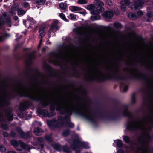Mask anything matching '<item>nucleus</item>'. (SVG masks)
I'll return each instance as SVG.
<instances>
[{
	"mask_svg": "<svg viewBox=\"0 0 153 153\" xmlns=\"http://www.w3.org/2000/svg\"><path fill=\"white\" fill-rule=\"evenodd\" d=\"M146 124L145 122L140 120L129 122L126 125V127L127 129L131 131L137 129L143 130V136L146 141H148L149 138V128Z\"/></svg>",
	"mask_w": 153,
	"mask_h": 153,
	"instance_id": "1",
	"label": "nucleus"
},
{
	"mask_svg": "<svg viewBox=\"0 0 153 153\" xmlns=\"http://www.w3.org/2000/svg\"><path fill=\"white\" fill-rule=\"evenodd\" d=\"M71 148L73 149H75L76 148L79 147H82L85 149L89 148V147L87 143L80 142L77 141L72 142L70 143Z\"/></svg>",
	"mask_w": 153,
	"mask_h": 153,
	"instance_id": "2",
	"label": "nucleus"
},
{
	"mask_svg": "<svg viewBox=\"0 0 153 153\" xmlns=\"http://www.w3.org/2000/svg\"><path fill=\"white\" fill-rule=\"evenodd\" d=\"M18 91L29 97H34L35 96V93L34 92L30 90L20 88Z\"/></svg>",
	"mask_w": 153,
	"mask_h": 153,
	"instance_id": "3",
	"label": "nucleus"
},
{
	"mask_svg": "<svg viewBox=\"0 0 153 153\" xmlns=\"http://www.w3.org/2000/svg\"><path fill=\"white\" fill-rule=\"evenodd\" d=\"M58 22V21L56 20L54 21L51 24V26L50 27V30L49 31V34L51 33L53 30H56L59 28L57 26Z\"/></svg>",
	"mask_w": 153,
	"mask_h": 153,
	"instance_id": "4",
	"label": "nucleus"
},
{
	"mask_svg": "<svg viewBox=\"0 0 153 153\" xmlns=\"http://www.w3.org/2000/svg\"><path fill=\"white\" fill-rule=\"evenodd\" d=\"M130 3L129 0H124L121 2V9L122 11H125L126 10L125 6L128 5Z\"/></svg>",
	"mask_w": 153,
	"mask_h": 153,
	"instance_id": "5",
	"label": "nucleus"
},
{
	"mask_svg": "<svg viewBox=\"0 0 153 153\" xmlns=\"http://www.w3.org/2000/svg\"><path fill=\"white\" fill-rule=\"evenodd\" d=\"M97 4L98 6L97 8V14H98L104 10L103 8L102 7L104 5V4L102 2L98 1Z\"/></svg>",
	"mask_w": 153,
	"mask_h": 153,
	"instance_id": "6",
	"label": "nucleus"
},
{
	"mask_svg": "<svg viewBox=\"0 0 153 153\" xmlns=\"http://www.w3.org/2000/svg\"><path fill=\"white\" fill-rule=\"evenodd\" d=\"M74 106L71 103L68 104L65 107V108L68 113L74 109Z\"/></svg>",
	"mask_w": 153,
	"mask_h": 153,
	"instance_id": "7",
	"label": "nucleus"
},
{
	"mask_svg": "<svg viewBox=\"0 0 153 153\" xmlns=\"http://www.w3.org/2000/svg\"><path fill=\"white\" fill-rule=\"evenodd\" d=\"M95 8V5L94 4H90L88 6H87V9L88 10L92 11V12H91V13L92 14H97V12H96V13H95L94 10V9Z\"/></svg>",
	"mask_w": 153,
	"mask_h": 153,
	"instance_id": "8",
	"label": "nucleus"
},
{
	"mask_svg": "<svg viewBox=\"0 0 153 153\" xmlns=\"http://www.w3.org/2000/svg\"><path fill=\"white\" fill-rule=\"evenodd\" d=\"M45 27H42L40 28L39 30V36L41 38L44 36L45 35Z\"/></svg>",
	"mask_w": 153,
	"mask_h": 153,
	"instance_id": "9",
	"label": "nucleus"
},
{
	"mask_svg": "<svg viewBox=\"0 0 153 153\" xmlns=\"http://www.w3.org/2000/svg\"><path fill=\"white\" fill-rule=\"evenodd\" d=\"M69 9L72 12H75L81 10L82 8L77 6H71L69 7Z\"/></svg>",
	"mask_w": 153,
	"mask_h": 153,
	"instance_id": "10",
	"label": "nucleus"
},
{
	"mask_svg": "<svg viewBox=\"0 0 153 153\" xmlns=\"http://www.w3.org/2000/svg\"><path fill=\"white\" fill-rule=\"evenodd\" d=\"M42 130L38 128H34V133L36 135H40L42 134Z\"/></svg>",
	"mask_w": 153,
	"mask_h": 153,
	"instance_id": "11",
	"label": "nucleus"
},
{
	"mask_svg": "<svg viewBox=\"0 0 153 153\" xmlns=\"http://www.w3.org/2000/svg\"><path fill=\"white\" fill-rule=\"evenodd\" d=\"M104 16L105 18H111L113 17V14L108 11H107L103 13Z\"/></svg>",
	"mask_w": 153,
	"mask_h": 153,
	"instance_id": "12",
	"label": "nucleus"
},
{
	"mask_svg": "<svg viewBox=\"0 0 153 153\" xmlns=\"http://www.w3.org/2000/svg\"><path fill=\"white\" fill-rule=\"evenodd\" d=\"M56 123V120H53L51 121H47V124L50 127H51L52 126H54Z\"/></svg>",
	"mask_w": 153,
	"mask_h": 153,
	"instance_id": "13",
	"label": "nucleus"
},
{
	"mask_svg": "<svg viewBox=\"0 0 153 153\" xmlns=\"http://www.w3.org/2000/svg\"><path fill=\"white\" fill-rule=\"evenodd\" d=\"M128 17L133 20H135L136 19V16L133 13H130L128 15Z\"/></svg>",
	"mask_w": 153,
	"mask_h": 153,
	"instance_id": "14",
	"label": "nucleus"
},
{
	"mask_svg": "<svg viewBox=\"0 0 153 153\" xmlns=\"http://www.w3.org/2000/svg\"><path fill=\"white\" fill-rule=\"evenodd\" d=\"M25 12L23 10L20 9L18 10V15L19 16H22L25 13Z\"/></svg>",
	"mask_w": 153,
	"mask_h": 153,
	"instance_id": "15",
	"label": "nucleus"
},
{
	"mask_svg": "<svg viewBox=\"0 0 153 153\" xmlns=\"http://www.w3.org/2000/svg\"><path fill=\"white\" fill-rule=\"evenodd\" d=\"M46 1V0H36V2L38 4H43L45 3Z\"/></svg>",
	"mask_w": 153,
	"mask_h": 153,
	"instance_id": "16",
	"label": "nucleus"
},
{
	"mask_svg": "<svg viewBox=\"0 0 153 153\" xmlns=\"http://www.w3.org/2000/svg\"><path fill=\"white\" fill-rule=\"evenodd\" d=\"M59 7L60 8L62 9L65 10L66 9V5L65 4L63 3H61L59 4Z\"/></svg>",
	"mask_w": 153,
	"mask_h": 153,
	"instance_id": "17",
	"label": "nucleus"
},
{
	"mask_svg": "<svg viewBox=\"0 0 153 153\" xmlns=\"http://www.w3.org/2000/svg\"><path fill=\"white\" fill-rule=\"evenodd\" d=\"M115 141L117 144V146L118 147H121L122 146V143L121 141L120 140H117Z\"/></svg>",
	"mask_w": 153,
	"mask_h": 153,
	"instance_id": "18",
	"label": "nucleus"
},
{
	"mask_svg": "<svg viewBox=\"0 0 153 153\" xmlns=\"http://www.w3.org/2000/svg\"><path fill=\"white\" fill-rule=\"evenodd\" d=\"M77 2L80 4H86L87 2L85 0H78Z\"/></svg>",
	"mask_w": 153,
	"mask_h": 153,
	"instance_id": "19",
	"label": "nucleus"
},
{
	"mask_svg": "<svg viewBox=\"0 0 153 153\" xmlns=\"http://www.w3.org/2000/svg\"><path fill=\"white\" fill-rule=\"evenodd\" d=\"M11 143L14 146H17L18 144L17 141L15 140H12L11 141Z\"/></svg>",
	"mask_w": 153,
	"mask_h": 153,
	"instance_id": "20",
	"label": "nucleus"
},
{
	"mask_svg": "<svg viewBox=\"0 0 153 153\" xmlns=\"http://www.w3.org/2000/svg\"><path fill=\"white\" fill-rule=\"evenodd\" d=\"M59 16L62 19L66 21V19L65 17V16L62 13L59 14Z\"/></svg>",
	"mask_w": 153,
	"mask_h": 153,
	"instance_id": "21",
	"label": "nucleus"
},
{
	"mask_svg": "<svg viewBox=\"0 0 153 153\" xmlns=\"http://www.w3.org/2000/svg\"><path fill=\"white\" fill-rule=\"evenodd\" d=\"M28 22H30L29 23L31 25H32L36 23V22L33 18L30 19L29 20H28Z\"/></svg>",
	"mask_w": 153,
	"mask_h": 153,
	"instance_id": "22",
	"label": "nucleus"
},
{
	"mask_svg": "<svg viewBox=\"0 0 153 153\" xmlns=\"http://www.w3.org/2000/svg\"><path fill=\"white\" fill-rule=\"evenodd\" d=\"M114 26L115 27L117 28H121L122 27V25L121 24L119 23H115L114 24Z\"/></svg>",
	"mask_w": 153,
	"mask_h": 153,
	"instance_id": "23",
	"label": "nucleus"
},
{
	"mask_svg": "<svg viewBox=\"0 0 153 153\" xmlns=\"http://www.w3.org/2000/svg\"><path fill=\"white\" fill-rule=\"evenodd\" d=\"M70 19L72 20H75L76 19V17L75 15L71 14L70 15Z\"/></svg>",
	"mask_w": 153,
	"mask_h": 153,
	"instance_id": "24",
	"label": "nucleus"
},
{
	"mask_svg": "<svg viewBox=\"0 0 153 153\" xmlns=\"http://www.w3.org/2000/svg\"><path fill=\"white\" fill-rule=\"evenodd\" d=\"M123 138L125 142L127 143L129 142V137H128L124 136Z\"/></svg>",
	"mask_w": 153,
	"mask_h": 153,
	"instance_id": "25",
	"label": "nucleus"
},
{
	"mask_svg": "<svg viewBox=\"0 0 153 153\" xmlns=\"http://www.w3.org/2000/svg\"><path fill=\"white\" fill-rule=\"evenodd\" d=\"M6 151L5 148L2 146L0 145V151L4 152Z\"/></svg>",
	"mask_w": 153,
	"mask_h": 153,
	"instance_id": "26",
	"label": "nucleus"
},
{
	"mask_svg": "<svg viewBox=\"0 0 153 153\" xmlns=\"http://www.w3.org/2000/svg\"><path fill=\"white\" fill-rule=\"evenodd\" d=\"M69 134V131L68 130L64 131L62 134L64 136H68Z\"/></svg>",
	"mask_w": 153,
	"mask_h": 153,
	"instance_id": "27",
	"label": "nucleus"
},
{
	"mask_svg": "<svg viewBox=\"0 0 153 153\" xmlns=\"http://www.w3.org/2000/svg\"><path fill=\"white\" fill-rule=\"evenodd\" d=\"M46 139L48 142H51L52 141V139L51 137L49 136H46L45 137Z\"/></svg>",
	"mask_w": 153,
	"mask_h": 153,
	"instance_id": "28",
	"label": "nucleus"
},
{
	"mask_svg": "<svg viewBox=\"0 0 153 153\" xmlns=\"http://www.w3.org/2000/svg\"><path fill=\"white\" fill-rule=\"evenodd\" d=\"M23 6L24 8H26L29 7V4L27 2H25L23 3Z\"/></svg>",
	"mask_w": 153,
	"mask_h": 153,
	"instance_id": "29",
	"label": "nucleus"
},
{
	"mask_svg": "<svg viewBox=\"0 0 153 153\" xmlns=\"http://www.w3.org/2000/svg\"><path fill=\"white\" fill-rule=\"evenodd\" d=\"M137 16L138 17H139V16H142L143 14V13L141 11H139L137 12Z\"/></svg>",
	"mask_w": 153,
	"mask_h": 153,
	"instance_id": "30",
	"label": "nucleus"
},
{
	"mask_svg": "<svg viewBox=\"0 0 153 153\" xmlns=\"http://www.w3.org/2000/svg\"><path fill=\"white\" fill-rule=\"evenodd\" d=\"M147 16L148 17L151 18L152 17L153 15L152 13L151 12H150L147 13Z\"/></svg>",
	"mask_w": 153,
	"mask_h": 153,
	"instance_id": "31",
	"label": "nucleus"
},
{
	"mask_svg": "<svg viewBox=\"0 0 153 153\" xmlns=\"http://www.w3.org/2000/svg\"><path fill=\"white\" fill-rule=\"evenodd\" d=\"M12 10H16L18 8L17 6H16L15 5H14L12 6Z\"/></svg>",
	"mask_w": 153,
	"mask_h": 153,
	"instance_id": "32",
	"label": "nucleus"
},
{
	"mask_svg": "<svg viewBox=\"0 0 153 153\" xmlns=\"http://www.w3.org/2000/svg\"><path fill=\"white\" fill-rule=\"evenodd\" d=\"M93 17H94V20H98L100 19V17L99 16H94Z\"/></svg>",
	"mask_w": 153,
	"mask_h": 153,
	"instance_id": "33",
	"label": "nucleus"
},
{
	"mask_svg": "<svg viewBox=\"0 0 153 153\" xmlns=\"http://www.w3.org/2000/svg\"><path fill=\"white\" fill-rule=\"evenodd\" d=\"M18 131L19 133L21 135L23 133V131L20 129H18Z\"/></svg>",
	"mask_w": 153,
	"mask_h": 153,
	"instance_id": "34",
	"label": "nucleus"
},
{
	"mask_svg": "<svg viewBox=\"0 0 153 153\" xmlns=\"http://www.w3.org/2000/svg\"><path fill=\"white\" fill-rule=\"evenodd\" d=\"M64 151H65V152H70L69 149L68 148H67L65 149H64Z\"/></svg>",
	"mask_w": 153,
	"mask_h": 153,
	"instance_id": "35",
	"label": "nucleus"
},
{
	"mask_svg": "<svg viewBox=\"0 0 153 153\" xmlns=\"http://www.w3.org/2000/svg\"><path fill=\"white\" fill-rule=\"evenodd\" d=\"M42 38H41V39L40 40L38 46V48H39L40 47L41 45V43L42 40Z\"/></svg>",
	"mask_w": 153,
	"mask_h": 153,
	"instance_id": "36",
	"label": "nucleus"
},
{
	"mask_svg": "<svg viewBox=\"0 0 153 153\" xmlns=\"http://www.w3.org/2000/svg\"><path fill=\"white\" fill-rule=\"evenodd\" d=\"M69 126L71 128H73L74 126V124L72 123H70L69 124Z\"/></svg>",
	"mask_w": 153,
	"mask_h": 153,
	"instance_id": "37",
	"label": "nucleus"
},
{
	"mask_svg": "<svg viewBox=\"0 0 153 153\" xmlns=\"http://www.w3.org/2000/svg\"><path fill=\"white\" fill-rule=\"evenodd\" d=\"M10 13L12 15H13L16 14V12H15L12 11H10Z\"/></svg>",
	"mask_w": 153,
	"mask_h": 153,
	"instance_id": "38",
	"label": "nucleus"
},
{
	"mask_svg": "<svg viewBox=\"0 0 153 153\" xmlns=\"http://www.w3.org/2000/svg\"><path fill=\"white\" fill-rule=\"evenodd\" d=\"M59 120H64V118H63L62 117H59L58 118Z\"/></svg>",
	"mask_w": 153,
	"mask_h": 153,
	"instance_id": "39",
	"label": "nucleus"
},
{
	"mask_svg": "<svg viewBox=\"0 0 153 153\" xmlns=\"http://www.w3.org/2000/svg\"><path fill=\"white\" fill-rule=\"evenodd\" d=\"M13 19L15 21H16L18 19V18L17 16H14Z\"/></svg>",
	"mask_w": 153,
	"mask_h": 153,
	"instance_id": "40",
	"label": "nucleus"
},
{
	"mask_svg": "<svg viewBox=\"0 0 153 153\" xmlns=\"http://www.w3.org/2000/svg\"><path fill=\"white\" fill-rule=\"evenodd\" d=\"M128 89V87L127 86H125L123 89V91H126Z\"/></svg>",
	"mask_w": 153,
	"mask_h": 153,
	"instance_id": "41",
	"label": "nucleus"
},
{
	"mask_svg": "<svg viewBox=\"0 0 153 153\" xmlns=\"http://www.w3.org/2000/svg\"><path fill=\"white\" fill-rule=\"evenodd\" d=\"M107 3L109 5H110L112 4V2L110 1H108V2H107Z\"/></svg>",
	"mask_w": 153,
	"mask_h": 153,
	"instance_id": "42",
	"label": "nucleus"
},
{
	"mask_svg": "<svg viewBox=\"0 0 153 153\" xmlns=\"http://www.w3.org/2000/svg\"><path fill=\"white\" fill-rule=\"evenodd\" d=\"M11 21V19L10 18H8L7 20V22H10Z\"/></svg>",
	"mask_w": 153,
	"mask_h": 153,
	"instance_id": "43",
	"label": "nucleus"
},
{
	"mask_svg": "<svg viewBox=\"0 0 153 153\" xmlns=\"http://www.w3.org/2000/svg\"><path fill=\"white\" fill-rule=\"evenodd\" d=\"M117 153H122L123 152V151L122 150H119L117 151Z\"/></svg>",
	"mask_w": 153,
	"mask_h": 153,
	"instance_id": "44",
	"label": "nucleus"
},
{
	"mask_svg": "<svg viewBox=\"0 0 153 153\" xmlns=\"http://www.w3.org/2000/svg\"><path fill=\"white\" fill-rule=\"evenodd\" d=\"M80 14L83 15L84 16L85 15L86 13H85L83 12H80L79 13Z\"/></svg>",
	"mask_w": 153,
	"mask_h": 153,
	"instance_id": "45",
	"label": "nucleus"
},
{
	"mask_svg": "<svg viewBox=\"0 0 153 153\" xmlns=\"http://www.w3.org/2000/svg\"><path fill=\"white\" fill-rule=\"evenodd\" d=\"M7 153H16L14 151H10L9 152H7Z\"/></svg>",
	"mask_w": 153,
	"mask_h": 153,
	"instance_id": "46",
	"label": "nucleus"
},
{
	"mask_svg": "<svg viewBox=\"0 0 153 153\" xmlns=\"http://www.w3.org/2000/svg\"><path fill=\"white\" fill-rule=\"evenodd\" d=\"M46 47H44V48H42V51H45V50L46 49Z\"/></svg>",
	"mask_w": 153,
	"mask_h": 153,
	"instance_id": "47",
	"label": "nucleus"
},
{
	"mask_svg": "<svg viewBox=\"0 0 153 153\" xmlns=\"http://www.w3.org/2000/svg\"><path fill=\"white\" fill-rule=\"evenodd\" d=\"M39 124L40 125H41V123L40 122H39Z\"/></svg>",
	"mask_w": 153,
	"mask_h": 153,
	"instance_id": "48",
	"label": "nucleus"
},
{
	"mask_svg": "<svg viewBox=\"0 0 153 153\" xmlns=\"http://www.w3.org/2000/svg\"><path fill=\"white\" fill-rule=\"evenodd\" d=\"M43 147V146H42V148Z\"/></svg>",
	"mask_w": 153,
	"mask_h": 153,
	"instance_id": "49",
	"label": "nucleus"
},
{
	"mask_svg": "<svg viewBox=\"0 0 153 153\" xmlns=\"http://www.w3.org/2000/svg\"><path fill=\"white\" fill-rule=\"evenodd\" d=\"M147 21H148V22H149V20H147Z\"/></svg>",
	"mask_w": 153,
	"mask_h": 153,
	"instance_id": "50",
	"label": "nucleus"
},
{
	"mask_svg": "<svg viewBox=\"0 0 153 153\" xmlns=\"http://www.w3.org/2000/svg\"><path fill=\"white\" fill-rule=\"evenodd\" d=\"M29 134H30V132H29Z\"/></svg>",
	"mask_w": 153,
	"mask_h": 153,
	"instance_id": "51",
	"label": "nucleus"
}]
</instances>
